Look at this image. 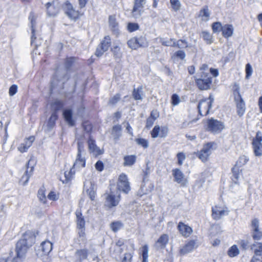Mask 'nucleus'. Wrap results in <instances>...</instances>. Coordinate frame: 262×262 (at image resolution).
Instances as JSON below:
<instances>
[{
  "instance_id": "nucleus-1",
  "label": "nucleus",
  "mask_w": 262,
  "mask_h": 262,
  "mask_svg": "<svg viewBox=\"0 0 262 262\" xmlns=\"http://www.w3.org/2000/svg\"><path fill=\"white\" fill-rule=\"evenodd\" d=\"M35 231L28 230L17 241L15 246V256L11 262H24L26 258V254L29 249L32 247L36 241Z\"/></svg>"
},
{
  "instance_id": "nucleus-2",
  "label": "nucleus",
  "mask_w": 262,
  "mask_h": 262,
  "mask_svg": "<svg viewBox=\"0 0 262 262\" xmlns=\"http://www.w3.org/2000/svg\"><path fill=\"white\" fill-rule=\"evenodd\" d=\"M195 83L198 88L201 91L210 89L212 78L208 72L198 71L193 76Z\"/></svg>"
},
{
  "instance_id": "nucleus-3",
  "label": "nucleus",
  "mask_w": 262,
  "mask_h": 262,
  "mask_svg": "<svg viewBox=\"0 0 262 262\" xmlns=\"http://www.w3.org/2000/svg\"><path fill=\"white\" fill-rule=\"evenodd\" d=\"M70 79L69 72L64 69H58L56 71L50 83V93L51 95L58 84L61 82V87L63 88L64 83Z\"/></svg>"
},
{
  "instance_id": "nucleus-4",
  "label": "nucleus",
  "mask_w": 262,
  "mask_h": 262,
  "mask_svg": "<svg viewBox=\"0 0 262 262\" xmlns=\"http://www.w3.org/2000/svg\"><path fill=\"white\" fill-rule=\"evenodd\" d=\"M225 127L223 122L212 117L207 119L204 125L205 130L213 134H220Z\"/></svg>"
},
{
  "instance_id": "nucleus-5",
  "label": "nucleus",
  "mask_w": 262,
  "mask_h": 262,
  "mask_svg": "<svg viewBox=\"0 0 262 262\" xmlns=\"http://www.w3.org/2000/svg\"><path fill=\"white\" fill-rule=\"evenodd\" d=\"M35 17L34 13L31 12L30 13L29 16V19L31 23V45L32 46H34L35 49H37L38 47L41 45L42 43V40L40 39H37L35 34V26L36 25Z\"/></svg>"
},
{
  "instance_id": "nucleus-6",
  "label": "nucleus",
  "mask_w": 262,
  "mask_h": 262,
  "mask_svg": "<svg viewBox=\"0 0 262 262\" xmlns=\"http://www.w3.org/2000/svg\"><path fill=\"white\" fill-rule=\"evenodd\" d=\"M112 42L110 36H105L97 46L95 55L97 57H101L104 52L107 51L111 45Z\"/></svg>"
},
{
  "instance_id": "nucleus-7",
  "label": "nucleus",
  "mask_w": 262,
  "mask_h": 262,
  "mask_svg": "<svg viewBox=\"0 0 262 262\" xmlns=\"http://www.w3.org/2000/svg\"><path fill=\"white\" fill-rule=\"evenodd\" d=\"M262 133L260 131L256 133V136L253 138L252 144L254 153L256 156H262Z\"/></svg>"
},
{
  "instance_id": "nucleus-8",
  "label": "nucleus",
  "mask_w": 262,
  "mask_h": 262,
  "mask_svg": "<svg viewBox=\"0 0 262 262\" xmlns=\"http://www.w3.org/2000/svg\"><path fill=\"white\" fill-rule=\"evenodd\" d=\"M250 249L254 252L251 260L252 262H262V243L254 242L250 245Z\"/></svg>"
},
{
  "instance_id": "nucleus-9",
  "label": "nucleus",
  "mask_w": 262,
  "mask_h": 262,
  "mask_svg": "<svg viewBox=\"0 0 262 262\" xmlns=\"http://www.w3.org/2000/svg\"><path fill=\"white\" fill-rule=\"evenodd\" d=\"M117 187L119 191L127 194L130 190L129 183L127 176L124 173L121 174L118 179Z\"/></svg>"
},
{
  "instance_id": "nucleus-10",
  "label": "nucleus",
  "mask_w": 262,
  "mask_h": 262,
  "mask_svg": "<svg viewBox=\"0 0 262 262\" xmlns=\"http://www.w3.org/2000/svg\"><path fill=\"white\" fill-rule=\"evenodd\" d=\"M134 6L132 11V16L139 18L143 12V8L146 4V0H133Z\"/></svg>"
},
{
  "instance_id": "nucleus-11",
  "label": "nucleus",
  "mask_w": 262,
  "mask_h": 262,
  "mask_svg": "<svg viewBox=\"0 0 262 262\" xmlns=\"http://www.w3.org/2000/svg\"><path fill=\"white\" fill-rule=\"evenodd\" d=\"M77 147L78 153L73 167H84L85 166V160L81 157V152L84 151V145L83 142L78 141L77 143Z\"/></svg>"
},
{
  "instance_id": "nucleus-12",
  "label": "nucleus",
  "mask_w": 262,
  "mask_h": 262,
  "mask_svg": "<svg viewBox=\"0 0 262 262\" xmlns=\"http://www.w3.org/2000/svg\"><path fill=\"white\" fill-rule=\"evenodd\" d=\"M64 11L67 16L71 19L75 21L79 18L78 11L74 9L72 5L69 1H67L64 4Z\"/></svg>"
},
{
  "instance_id": "nucleus-13",
  "label": "nucleus",
  "mask_w": 262,
  "mask_h": 262,
  "mask_svg": "<svg viewBox=\"0 0 262 262\" xmlns=\"http://www.w3.org/2000/svg\"><path fill=\"white\" fill-rule=\"evenodd\" d=\"M172 176L174 178V182L180 184L182 186H185L188 181L185 178V176L183 172L179 168H175L172 170Z\"/></svg>"
},
{
  "instance_id": "nucleus-14",
  "label": "nucleus",
  "mask_w": 262,
  "mask_h": 262,
  "mask_svg": "<svg viewBox=\"0 0 262 262\" xmlns=\"http://www.w3.org/2000/svg\"><path fill=\"white\" fill-rule=\"evenodd\" d=\"M212 106L211 104L207 101V99L201 100L197 106L199 115L201 116H207L209 114Z\"/></svg>"
},
{
  "instance_id": "nucleus-15",
  "label": "nucleus",
  "mask_w": 262,
  "mask_h": 262,
  "mask_svg": "<svg viewBox=\"0 0 262 262\" xmlns=\"http://www.w3.org/2000/svg\"><path fill=\"white\" fill-rule=\"evenodd\" d=\"M62 115L65 121L69 126L72 127L75 125V120L73 118V112L71 109H64Z\"/></svg>"
},
{
  "instance_id": "nucleus-16",
  "label": "nucleus",
  "mask_w": 262,
  "mask_h": 262,
  "mask_svg": "<svg viewBox=\"0 0 262 262\" xmlns=\"http://www.w3.org/2000/svg\"><path fill=\"white\" fill-rule=\"evenodd\" d=\"M234 100L237 107V114L239 116H242L246 110L245 102L241 95H239L238 97H235Z\"/></svg>"
},
{
  "instance_id": "nucleus-17",
  "label": "nucleus",
  "mask_w": 262,
  "mask_h": 262,
  "mask_svg": "<svg viewBox=\"0 0 262 262\" xmlns=\"http://www.w3.org/2000/svg\"><path fill=\"white\" fill-rule=\"evenodd\" d=\"M229 213V210L221 209V208L215 206L212 208V216L215 220H219L224 215H227Z\"/></svg>"
},
{
  "instance_id": "nucleus-18",
  "label": "nucleus",
  "mask_w": 262,
  "mask_h": 262,
  "mask_svg": "<svg viewBox=\"0 0 262 262\" xmlns=\"http://www.w3.org/2000/svg\"><path fill=\"white\" fill-rule=\"evenodd\" d=\"M64 104L63 101L56 99L50 104L52 114L58 115V112L62 110Z\"/></svg>"
},
{
  "instance_id": "nucleus-19",
  "label": "nucleus",
  "mask_w": 262,
  "mask_h": 262,
  "mask_svg": "<svg viewBox=\"0 0 262 262\" xmlns=\"http://www.w3.org/2000/svg\"><path fill=\"white\" fill-rule=\"evenodd\" d=\"M89 250L87 249L77 250L75 253V262H82L88 258Z\"/></svg>"
},
{
  "instance_id": "nucleus-20",
  "label": "nucleus",
  "mask_w": 262,
  "mask_h": 262,
  "mask_svg": "<svg viewBox=\"0 0 262 262\" xmlns=\"http://www.w3.org/2000/svg\"><path fill=\"white\" fill-rule=\"evenodd\" d=\"M120 201V195L116 197L113 194H109L106 197V205L111 208L117 206Z\"/></svg>"
},
{
  "instance_id": "nucleus-21",
  "label": "nucleus",
  "mask_w": 262,
  "mask_h": 262,
  "mask_svg": "<svg viewBox=\"0 0 262 262\" xmlns=\"http://www.w3.org/2000/svg\"><path fill=\"white\" fill-rule=\"evenodd\" d=\"M122 128L120 124L115 125L112 127L111 135L115 142L119 140L122 136Z\"/></svg>"
},
{
  "instance_id": "nucleus-22",
  "label": "nucleus",
  "mask_w": 262,
  "mask_h": 262,
  "mask_svg": "<svg viewBox=\"0 0 262 262\" xmlns=\"http://www.w3.org/2000/svg\"><path fill=\"white\" fill-rule=\"evenodd\" d=\"M178 229L181 234L185 237L189 236L192 232V229L190 227L185 225L182 222H179L178 224Z\"/></svg>"
},
{
  "instance_id": "nucleus-23",
  "label": "nucleus",
  "mask_w": 262,
  "mask_h": 262,
  "mask_svg": "<svg viewBox=\"0 0 262 262\" xmlns=\"http://www.w3.org/2000/svg\"><path fill=\"white\" fill-rule=\"evenodd\" d=\"M169 241L168 236L166 234L161 235L155 243V247L157 249H164Z\"/></svg>"
},
{
  "instance_id": "nucleus-24",
  "label": "nucleus",
  "mask_w": 262,
  "mask_h": 262,
  "mask_svg": "<svg viewBox=\"0 0 262 262\" xmlns=\"http://www.w3.org/2000/svg\"><path fill=\"white\" fill-rule=\"evenodd\" d=\"M109 27L111 31L116 35L119 34V29L118 27V24L116 21L115 16H110L108 18Z\"/></svg>"
},
{
  "instance_id": "nucleus-25",
  "label": "nucleus",
  "mask_w": 262,
  "mask_h": 262,
  "mask_svg": "<svg viewBox=\"0 0 262 262\" xmlns=\"http://www.w3.org/2000/svg\"><path fill=\"white\" fill-rule=\"evenodd\" d=\"M39 248H41L42 251L40 256L48 255L52 250L53 244L49 241H46L41 243Z\"/></svg>"
},
{
  "instance_id": "nucleus-26",
  "label": "nucleus",
  "mask_w": 262,
  "mask_h": 262,
  "mask_svg": "<svg viewBox=\"0 0 262 262\" xmlns=\"http://www.w3.org/2000/svg\"><path fill=\"white\" fill-rule=\"evenodd\" d=\"M30 161H29L26 163V166L27 169L24 174L22 176V180L24 179V178H26V180L24 182V185H26L28 183L29 180L31 176L32 175L33 172L34 171V166L32 165L30 167Z\"/></svg>"
},
{
  "instance_id": "nucleus-27",
  "label": "nucleus",
  "mask_w": 262,
  "mask_h": 262,
  "mask_svg": "<svg viewBox=\"0 0 262 262\" xmlns=\"http://www.w3.org/2000/svg\"><path fill=\"white\" fill-rule=\"evenodd\" d=\"M242 169L240 168L239 166H237V165H234L232 168V175L231 179L235 184H237L238 183L239 179L242 174Z\"/></svg>"
},
{
  "instance_id": "nucleus-28",
  "label": "nucleus",
  "mask_w": 262,
  "mask_h": 262,
  "mask_svg": "<svg viewBox=\"0 0 262 262\" xmlns=\"http://www.w3.org/2000/svg\"><path fill=\"white\" fill-rule=\"evenodd\" d=\"M47 13L49 16H55L59 12V9L56 7L54 3L48 2L46 4Z\"/></svg>"
},
{
  "instance_id": "nucleus-29",
  "label": "nucleus",
  "mask_w": 262,
  "mask_h": 262,
  "mask_svg": "<svg viewBox=\"0 0 262 262\" xmlns=\"http://www.w3.org/2000/svg\"><path fill=\"white\" fill-rule=\"evenodd\" d=\"M195 245L194 241L191 240L188 242L183 247L180 249V253L181 255H185L191 252L194 249Z\"/></svg>"
},
{
  "instance_id": "nucleus-30",
  "label": "nucleus",
  "mask_w": 262,
  "mask_h": 262,
  "mask_svg": "<svg viewBox=\"0 0 262 262\" xmlns=\"http://www.w3.org/2000/svg\"><path fill=\"white\" fill-rule=\"evenodd\" d=\"M234 28L232 25L226 24L222 28V35L226 38L231 37L233 34Z\"/></svg>"
},
{
  "instance_id": "nucleus-31",
  "label": "nucleus",
  "mask_w": 262,
  "mask_h": 262,
  "mask_svg": "<svg viewBox=\"0 0 262 262\" xmlns=\"http://www.w3.org/2000/svg\"><path fill=\"white\" fill-rule=\"evenodd\" d=\"M76 216L77 228L85 227V222L84 216L82 215L81 210H77L75 212Z\"/></svg>"
},
{
  "instance_id": "nucleus-32",
  "label": "nucleus",
  "mask_w": 262,
  "mask_h": 262,
  "mask_svg": "<svg viewBox=\"0 0 262 262\" xmlns=\"http://www.w3.org/2000/svg\"><path fill=\"white\" fill-rule=\"evenodd\" d=\"M144 92L143 91V86L140 85L137 88H134L132 92L133 98L135 100H141L142 101L143 99V96Z\"/></svg>"
},
{
  "instance_id": "nucleus-33",
  "label": "nucleus",
  "mask_w": 262,
  "mask_h": 262,
  "mask_svg": "<svg viewBox=\"0 0 262 262\" xmlns=\"http://www.w3.org/2000/svg\"><path fill=\"white\" fill-rule=\"evenodd\" d=\"M137 157L136 155H127L125 156L123 158V166L130 167L133 166L136 161Z\"/></svg>"
},
{
  "instance_id": "nucleus-34",
  "label": "nucleus",
  "mask_w": 262,
  "mask_h": 262,
  "mask_svg": "<svg viewBox=\"0 0 262 262\" xmlns=\"http://www.w3.org/2000/svg\"><path fill=\"white\" fill-rule=\"evenodd\" d=\"M84 189L85 190L90 199L92 201L94 200L95 198L94 185L92 182L89 183V185L88 186H86V184H84Z\"/></svg>"
},
{
  "instance_id": "nucleus-35",
  "label": "nucleus",
  "mask_w": 262,
  "mask_h": 262,
  "mask_svg": "<svg viewBox=\"0 0 262 262\" xmlns=\"http://www.w3.org/2000/svg\"><path fill=\"white\" fill-rule=\"evenodd\" d=\"M88 145H89V150L91 152H94L97 151L98 154H99V155L101 154L100 150L98 148V147H97V146L95 144V141L93 139H92V138L91 137H89L88 141Z\"/></svg>"
},
{
  "instance_id": "nucleus-36",
  "label": "nucleus",
  "mask_w": 262,
  "mask_h": 262,
  "mask_svg": "<svg viewBox=\"0 0 262 262\" xmlns=\"http://www.w3.org/2000/svg\"><path fill=\"white\" fill-rule=\"evenodd\" d=\"M58 115L51 114V115L49 118L47 122V128L49 131L51 130L54 127L56 123V121L58 119Z\"/></svg>"
},
{
  "instance_id": "nucleus-37",
  "label": "nucleus",
  "mask_w": 262,
  "mask_h": 262,
  "mask_svg": "<svg viewBox=\"0 0 262 262\" xmlns=\"http://www.w3.org/2000/svg\"><path fill=\"white\" fill-rule=\"evenodd\" d=\"M115 59H120L122 57V53L120 48L118 45H114L111 49Z\"/></svg>"
},
{
  "instance_id": "nucleus-38",
  "label": "nucleus",
  "mask_w": 262,
  "mask_h": 262,
  "mask_svg": "<svg viewBox=\"0 0 262 262\" xmlns=\"http://www.w3.org/2000/svg\"><path fill=\"white\" fill-rule=\"evenodd\" d=\"M201 34L202 38L207 44L210 45L213 42L212 36L209 32L203 31L202 32Z\"/></svg>"
},
{
  "instance_id": "nucleus-39",
  "label": "nucleus",
  "mask_w": 262,
  "mask_h": 262,
  "mask_svg": "<svg viewBox=\"0 0 262 262\" xmlns=\"http://www.w3.org/2000/svg\"><path fill=\"white\" fill-rule=\"evenodd\" d=\"M261 231L259 229V222L258 219L255 218L251 221V232Z\"/></svg>"
},
{
  "instance_id": "nucleus-40",
  "label": "nucleus",
  "mask_w": 262,
  "mask_h": 262,
  "mask_svg": "<svg viewBox=\"0 0 262 262\" xmlns=\"http://www.w3.org/2000/svg\"><path fill=\"white\" fill-rule=\"evenodd\" d=\"M239 253V250L235 245L231 246L228 250V255L230 257H233Z\"/></svg>"
},
{
  "instance_id": "nucleus-41",
  "label": "nucleus",
  "mask_w": 262,
  "mask_h": 262,
  "mask_svg": "<svg viewBox=\"0 0 262 262\" xmlns=\"http://www.w3.org/2000/svg\"><path fill=\"white\" fill-rule=\"evenodd\" d=\"M75 61V58L74 57L67 58L64 62L65 69H64L66 70L68 72H70V70L74 64Z\"/></svg>"
},
{
  "instance_id": "nucleus-42",
  "label": "nucleus",
  "mask_w": 262,
  "mask_h": 262,
  "mask_svg": "<svg viewBox=\"0 0 262 262\" xmlns=\"http://www.w3.org/2000/svg\"><path fill=\"white\" fill-rule=\"evenodd\" d=\"M141 255L142 257V262H148V247L147 245H145L142 247Z\"/></svg>"
},
{
  "instance_id": "nucleus-43",
  "label": "nucleus",
  "mask_w": 262,
  "mask_h": 262,
  "mask_svg": "<svg viewBox=\"0 0 262 262\" xmlns=\"http://www.w3.org/2000/svg\"><path fill=\"white\" fill-rule=\"evenodd\" d=\"M174 41H175V39H174V38H170L168 40H166L163 38H161L160 39V42H161V43L163 46H166V47H175Z\"/></svg>"
},
{
  "instance_id": "nucleus-44",
  "label": "nucleus",
  "mask_w": 262,
  "mask_h": 262,
  "mask_svg": "<svg viewBox=\"0 0 262 262\" xmlns=\"http://www.w3.org/2000/svg\"><path fill=\"white\" fill-rule=\"evenodd\" d=\"M127 45L128 47L133 50H136L139 48V46L137 43V37H133L128 40Z\"/></svg>"
},
{
  "instance_id": "nucleus-45",
  "label": "nucleus",
  "mask_w": 262,
  "mask_h": 262,
  "mask_svg": "<svg viewBox=\"0 0 262 262\" xmlns=\"http://www.w3.org/2000/svg\"><path fill=\"white\" fill-rule=\"evenodd\" d=\"M123 226V224L120 221L113 222L110 224V227L114 232H117Z\"/></svg>"
},
{
  "instance_id": "nucleus-46",
  "label": "nucleus",
  "mask_w": 262,
  "mask_h": 262,
  "mask_svg": "<svg viewBox=\"0 0 262 262\" xmlns=\"http://www.w3.org/2000/svg\"><path fill=\"white\" fill-rule=\"evenodd\" d=\"M210 15V13L208 9V7L207 6H205L200 10L199 16L202 17H205L206 18H208L209 17Z\"/></svg>"
},
{
  "instance_id": "nucleus-47",
  "label": "nucleus",
  "mask_w": 262,
  "mask_h": 262,
  "mask_svg": "<svg viewBox=\"0 0 262 262\" xmlns=\"http://www.w3.org/2000/svg\"><path fill=\"white\" fill-rule=\"evenodd\" d=\"M223 26L222 24L220 21H216L212 23L211 25L212 31L213 33H217L220 31H222Z\"/></svg>"
},
{
  "instance_id": "nucleus-48",
  "label": "nucleus",
  "mask_w": 262,
  "mask_h": 262,
  "mask_svg": "<svg viewBox=\"0 0 262 262\" xmlns=\"http://www.w3.org/2000/svg\"><path fill=\"white\" fill-rule=\"evenodd\" d=\"M135 141L138 145L144 148H147L149 146L148 141L146 139L139 138L136 139Z\"/></svg>"
},
{
  "instance_id": "nucleus-49",
  "label": "nucleus",
  "mask_w": 262,
  "mask_h": 262,
  "mask_svg": "<svg viewBox=\"0 0 262 262\" xmlns=\"http://www.w3.org/2000/svg\"><path fill=\"white\" fill-rule=\"evenodd\" d=\"M175 47L178 48H185L188 47L187 42L186 40L179 39L178 41H174Z\"/></svg>"
},
{
  "instance_id": "nucleus-50",
  "label": "nucleus",
  "mask_w": 262,
  "mask_h": 262,
  "mask_svg": "<svg viewBox=\"0 0 262 262\" xmlns=\"http://www.w3.org/2000/svg\"><path fill=\"white\" fill-rule=\"evenodd\" d=\"M172 8L175 11H178L181 8V3L179 0H170Z\"/></svg>"
},
{
  "instance_id": "nucleus-51",
  "label": "nucleus",
  "mask_w": 262,
  "mask_h": 262,
  "mask_svg": "<svg viewBox=\"0 0 262 262\" xmlns=\"http://www.w3.org/2000/svg\"><path fill=\"white\" fill-rule=\"evenodd\" d=\"M137 43L139 47H145L148 46V42L145 37H137Z\"/></svg>"
},
{
  "instance_id": "nucleus-52",
  "label": "nucleus",
  "mask_w": 262,
  "mask_h": 262,
  "mask_svg": "<svg viewBox=\"0 0 262 262\" xmlns=\"http://www.w3.org/2000/svg\"><path fill=\"white\" fill-rule=\"evenodd\" d=\"M127 28L129 32H133L139 29V25L136 23H129L127 24Z\"/></svg>"
},
{
  "instance_id": "nucleus-53",
  "label": "nucleus",
  "mask_w": 262,
  "mask_h": 262,
  "mask_svg": "<svg viewBox=\"0 0 262 262\" xmlns=\"http://www.w3.org/2000/svg\"><path fill=\"white\" fill-rule=\"evenodd\" d=\"M249 159L247 157L245 156H241L239 158L238 161L236 162L235 165H237V166H239V168L242 167V165H244L247 163Z\"/></svg>"
},
{
  "instance_id": "nucleus-54",
  "label": "nucleus",
  "mask_w": 262,
  "mask_h": 262,
  "mask_svg": "<svg viewBox=\"0 0 262 262\" xmlns=\"http://www.w3.org/2000/svg\"><path fill=\"white\" fill-rule=\"evenodd\" d=\"M251 235L254 242L260 241L262 239V231L251 232Z\"/></svg>"
},
{
  "instance_id": "nucleus-55",
  "label": "nucleus",
  "mask_w": 262,
  "mask_h": 262,
  "mask_svg": "<svg viewBox=\"0 0 262 262\" xmlns=\"http://www.w3.org/2000/svg\"><path fill=\"white\" fill-rule=\"evenodd\" d=\"M160 127L159 125H156L151 131V136L152 138H156L160 136Z\"/></svg>"
},
{
  "instance_id": "nucleus-56",
  "label": "nucleus",
  "mask_w": 262,
  "mask_h": 262,
  "mask_svg": "<svg viewBox=\"0 0 262 262\" xmlns=\"http://www.w3.org/2000/svg\"><path fill=\"white\" fill-rule=\"evenodd\" d=\"M149 163V161H147L146 163V168L145 170H143V173H144L143 178V181H145V180L148 178V175L150 173V171H151L150 167V166H149V165H148Z\"/></svg>"
},
{
  "instance_id": "nucleus-57",
  "label": "nucleus",
  "mask_w": 262,
  "mask_h": 262,
  "mask_svg": "<svg viewBox=\"0 0 262 262\" xmlns=\"http://www.w3.org/2000/svg\"><path fill=\"white\" fill-rule=\"evenodd\" d=\"M37 195L39 200L43 203H45L46 201V197L45 195V191L42 189H39L38 191Z\"/></svg>"
},
{
  "instance_id": "nucleus-58",
  "label": "nucleus",
  "mask_w": 262,
  "mask_h": 262,
  "mask_svg": "<svg viewBox=\"0 0 262 262\" xmlns=\"http://www.w3.org/2000/svg\"><path fill=\"white\" fill-rule=\"evenodd\" d=\"M73 168V167L72 168H71L70 171L69 172H67V171L64 172V174L65 180L62 181L63 183H67L68 182V181H69L71 179L72 175L74 174V172L73 173V172H72Z\"/></svg>"
},
{
  "instance_id": "nucleus-59",
  "label": "nucleus",
  "mask_w": 262,
  "mask_h": 262,
  "mask_svg": "<svg viewBox=\"0 0 262 262\" xmlns=\"http://www.w3.org/2000/svg\"><path fill=\"white\" fill-rule=\"evenodd\" d=\"M180 100L179 96L177 94H173L171 97V104L175 106L177 105L180 103Z\"/></svg>"
},
{
  "instance_id": "nucleus-60",
  "label": "nucleus",
  "mask_w": 262,
  "mask_h": 262,
  "mask_svg": "<svg viewBox=\"0 0 262 262\" xmlns=\"http://www.w3.org/2000/svg\"><path fill=\"white\" fill-rule=\"evenodd\" d=\"M240 88L239 84L236 82L234 83L233 85V93L235 97H238L239 95H241L239 92Z\"/></svg>"
},
{
  "instance_id": "nucleus-61",
  "label": "nucleus",
  "mask_w": 262,
  "mask_h": 262,
  "mask_svg": "<svg viewBox=\"0 0 262 262\" xmlns=\"http://www.w3.org/2000/svg\"><path fill=\"white\" fill-rule=\"evenodd\" d=\"M212 147V144L211 143H208L207 144L204 145L201 151L202 152H204L206 154L209 155V151L211 148Z\"/></svg>"
},
{
  "instance_id": "nucleus-62",
  "label": "nucleus",
  "mask_w": 262,
  "mask_h": 262,
  "mask_svg": "<svg viewBox=\"0 0 262 262\" xmlns=\"http://www.w3.org/2000/svg\"><path fill=\"white\" fill-rule=\"evenodd\" d=\"M245 71H246V78L249 79V77L251 76L252 71H253L252 67L250 63H248L246 65Z\"/></svg>"
},
{
  "instance_id": "nucleus-63",
  "label": "nucleus",
  "mask_w": 262,
  "mask_h": 262,
  "mask_svg": "<svg viewBox=\"0 0 262 262\" xmlns=\"http://www.w3.org/2000/svg\"><path fill=\"white\" fill-rule=\"evenodd\" d=\"M168 133V127L166 126H162L160 128V137L161 138H165L166 137Z\"/></svg>"
},
{
  "instance_id": "nucleus-64",
  "label": "nucleus",
  "mask_w": 262,
  "mask_h": 262,
  "mask_svg": "<svg viewBox=\"0 0 262 262\" xmlns=\"http://www.w3.org/2000/svg\"><path fill=\"white\" fill-rule=\"evenodd\" d=\"M83 130L86 133H90L92 129V125L88 122L82 123Z\"/></svg>"
}]
</instances>
